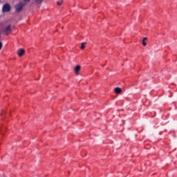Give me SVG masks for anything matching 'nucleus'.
<instances>
[{"instance_id": "423d86ee", "label": "nucleus", "mask_w": 177, "mask_h": 177, "mask_svg": "<svg viewBox=\"0 0 177 177\" xmlns=\"http://www.w3.org/2000/svg\"><path fill=\"white\" fill-rule=\"evenodd\" d=\"M115 93H116L118 95H120V93H122V89H121V88L120 87H116L114 89Z\"/></svg>"}, {"instance_id": "f257e3e1", "label": "nucleus", "mask_w": 177, "mask_h": 177, "mask_svg": "<svg viewBox=\"0 0 177 177\" xmlns=\"http://www.w3.org/2000/svg\"><path fill=\"white\" fill-rule=\"evenodd\" d=\"M2 12L3 13L6 12H10V5H9V3L4 4L2 8Z\"/></svg>"}, {"instance_id": "7ed1b4c3", "label": "nucleus", "mask_w": 177, "mask_h": 177, "mask_svg": "<svg viewBox=\"0 0 177 177\" xmlns=\"http://www.w3.org/2000/svg\"><path fill=\"white\" fill-rule=\"evenodd\" d=\"M80 71H81V66L80 65L76 66L75 68H74V71L76 75H78L80 74Z\"/></svg>"}, {"instance_id": "39448f33", "label": "nucleus", "mask_w": 177, "mask_h": 177, "mask_svg": "<svg viewBox=\"0 0 177 177\" xmlns=\"http://www.w3.org/2000/svg\"><path fill=\"white\" fill-rule=\"evenodd\" d=\"M26 53V50L24 49H20L17 51V55L19 57H21Z\"/></svg>"}, {"instance_id": "20e7f679", "label": "nucleus", "mask_w": 177, "mask_h": 177, "mask_svg": "<svg viewBox=\"0 0 177 177\" xmlns=\"http://www.w3.org/2000/svg\"><path fill=\"white\" fill-rule=\"evenodd\" d=\"M24 6V5H23V3H19V4L17 5L16 6L17 12H21V10L23 9Z\"/></svg>"}, {"instance_id": "0eeeda50", "label": "nucleus", "mask_w": 177, "mask_h": 177, "mask_svg": "<svg viewBox=\"0 0 177 177\" xmlns=\"http://www.w3.org/2000/svg\"><path fill=\"white\" fill-rule=\"evenodd\" d=\"M86 44V42H83L81 44V49H85V44Z\"/></svg>"}, {"instance_id": "ddd939ff", "label": "nucleus", "mask_w": 177, "mask_h": 177, "mask_svg": "<svg viewBox=\"0 0 177 177\" xmlns=\"http://www.w3.org/2000/svg\"><path fill=\"white\" fill-rule=\"evenodd\" d=\"M38 1H42V0H36V2H38Z\"/></svg>"}, {"instance_id": "6e6552de", "label": "nucleus", "mask_w": 177, "mask_h": 177, "mask_svg": "<svg viewBox=\"0 0 177 177\" xmlns=\"http://www.w3.org/2000/svg\"><path fill=\"white\" fill-rule=\"evenodd\" d=\"M62 3H63V1L57 2V4L58 5V6H60V5H62Z\"/></svg>"}, {"instance_id": "f03ea898", "label": "nucleus", "mask_w": 177, "mask_h": 177, "mask_svg": "<svg viewBox=\"0 0 177 177\" xmlns=\"http://www.w3.org/2000/svg\"><path fill=\"white\" fill-rule=\"evenodd\" d=\"M12 26L10 25L8 26L3 29V32L6 34V35H9L12 32Z\"/></svg>"}, {"instance_id": "9d476101", "label": "nucleus", "mask_w": 177, "mask_h": 177, "mask_svg": "<svg viewBox=\"0 0 177 177\" xmlns=\"http://www.w3.org/2000/svg\"><path fill=\"white\" fill-rule=\"evenodd\" d=\"M2 46H3V44L0 41V50L2 49Z\"/></svg>"}, {"instance_id": "9b49d317", "label": "nucleus", "mask_w": 177, "mask_h": 177, "mask_svg": "<svg viewBox=\"0 0 177 177\" xmlns=\"http://www.w3.org/2000/svg\"><path fill=\"white\" fill-rule=\"evenodd\" d=\"M142 41H147V37H145Z\"/></svg>"}, {"instance_id": "f8f14e48", "label": "nucleus", "mask_w": 177, "mask_h": 177, "mask_svg": "<svg viewBox=\"0 0 177 177\" xmlns=\"http://www.w3.org/2000/svg\"><path fill=\"white\" fill-rule=\"evenodd\" d=\"M25 2H30V0H24Z\"/></svg>"}, {"instance_id": "1a4fd4ad", "label": "nucleus", "mask_w": 177, "mask_h": 177, "mask_svg": "<svg viewBox=\"0 0 177 177\" xmlns=\"http://www.w3.org/2000/svg\"><path fill=\"white\" fill-rule=\"evenodd\" d=\"M142 45H143V46H146L147 45V43H146V41H145V40H142Z\"/></svg>"}]
</instances>
